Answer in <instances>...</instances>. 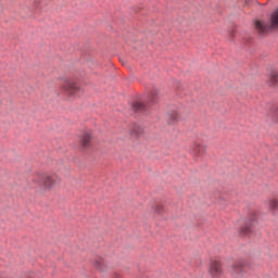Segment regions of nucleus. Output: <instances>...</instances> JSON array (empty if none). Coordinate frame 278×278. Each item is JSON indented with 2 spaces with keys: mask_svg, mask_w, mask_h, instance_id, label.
I'll return each instance as SVG.
<instances>
[{
  "mask_svg": "<svg viewBox=\"0 0 278 278\" xmlns=\"http://www.w3.org/2000/svg\"><path fill=\"white\" fill-rule=\"evenodd\" d=\"M238 233L240 238H251L253 233H255V229H257V225H260V217L257 213L251 212L249 215L243 217L239 222Z\"/></svg>",
  "mask_w": 278,
  "mask_h": 278,
  "instance_id": "f257e3e1",
  "label": "nucleus"
},
{
  "mask_svg": "<svg viewBox=\"0 0 278 278\" xmlns=\"http://www.w3.org/2000/svg\"><path fill=\"white\" fill-rule=\"evenodd\" d=\"M160 102V91L157 89H152L150 94L148 96V99L146 100V103L137 100L132 103H130V108L135 114H149V110H151V106L157 104Z\"/></svg>",
  "mask_w": 278,
  "mask_h": 278,
  "instance_id": "f03ea898",
  "label": "nucleus"
},
{
  "mask_svg": "<svg viewBox=\"0 0 278 278\" xmlns=\"http://www.w3.org/2000/svg\"><path fill=\"white\" fill-rule=\"evenodd\" d=\"M254 27L260 36H266L270 29H278V9H276L270 17L269 24H266L260 20L254 22Z\"/></svg>",
  "mask_w": 278,
  "mask_h": 278,
  "instance_id": "7ed1b4c3",
  "label": "nucleus"
},
{
  "mask_svg": "<svg viewBox=\"0 0 278 278\" xmlns=\"http://www.w3.org/2000/svg\"><path fill=\"white\" fill-rule=\"evenodd\" d=\"M35 184L42 188L43 190H51L55 184H60V177L55 174H39L34 179Z\"/></svg>",
  "mask_w": 278,
  "mask_h": 278,
  "instance_id": "20e7f679",
  "label": "nucleus"
},
{
  "mask_svg": "<svg viewBox=\"0 0 278 278\" xmlns=\"http://www.w3.org/2000/svg\"><path fill=\"white\" fill-rule=\"evenodd\" d=\"M64 94L77 97L81 94V83L77 78H65L62 84Z\"/></svg>",
  "mask_w": 278,
  "mask_h": 278,
  "instance_id": "39448f33",
  "label": "nucleus"
},
{
  "mask_svg": "<svg viewBox=\"0 0 278 278\" xmlns=\"http://www.w3.org/2000/svg\"><path fill=\"white\" fill-rule=\"evenodd\" d=\"M251 263L249 261L240 260L232 264L231 266V275L235 278H240L244 273H247V268H250Z\"/></svg>",
  "mask_w": 278,
  "mask_h": 278,
  "instance_id": "423d86ee",
  "label": "nucleus"
},
{
  "mask_svg": "<svg viewBox=\"0 0 278 278\" xmlns=\"http://www.w3.org/2000/svg\"><path fill=\"white\" fill-rule=\"evenodd\" d=\"M208 274L212 278L223 277V264L220 261H211L208 266Z\"/></svg>",
  "mask_w": 278,
  "mask_h": 278,
  "instance_id": "0eeeda50",
  "label": "nucleus"
},
{
  "mask_svg": "<svg viewBox=\"0 0 278 278\" xmlns=\"http://www.w3.org/2000/svg\"><path fill=\"white\" fill-rule=\"evenodd\" d=\"M92 147V134L90 132H84V135L80 137V150L83 152L88 151Z\"/></svg>",
  "mask_w": 278,
  "mask_h": 278,
  "instance_id": "6e6552de",
  "label": "nucleus"
},
{
  "mask_svg": "<svg viewBox=\"0 0 278 278\" xmlns=\"http://www.w3.org/2000/svg\"><path fill=\"white\" fill-rule=\"evenodd\" d=\"M268 86L271 88H278V71L271 70L267 79Z\"/></svg>",
  "mask_w": 278,
  "mask_h": 278,
  "instance_id": "1a4fd4ad",
  "label": "nucleus"
},
{
  "mask_svg": "<svg viewBox=\"0 0 278 278\" xmlns=\"http://www.w3.org/2000/svg\"><path fill=\"white\" fill-rule=\"evenodd\" d=\"M193 153L198 155V157H203L205 153H207V146L201 143L193 144Z\"/></svg>",
  "mask_w": 278,
  "mask_h": 278,
  "instance_id": "9d476101",
  "label": "nucleus"
},
{
  "mask_svg": "<svg viewBox=\"0 0 278 278\" xmlns=\"http://www.w3.org/2000/svg\"><path fill=\"white\" fill-rule=\"evenodd\" d=\"M93 266L100 273H105L108 270V264H105V260L103 257H98L94 260Z\"/></svg>",
  "mask_w": 278,
  "mask_h": 278,
  "instance_id": "9b49d317",
  "label": "nucleus"
},
{
  "mask_svg": "<svg viewBox=\"0 0 278 278\" xmlns=\"http://www.w3.org/2000/svg\"><path fill=\"white\" fill-rule=\"evenodd\" d=\"M142 134H144V130L142 129V127H140V125L138 124H134L130 129V136H132V138H140Z\"/></svg>",
  "mask_w": 278,
  "mask_h": 278,
  "instance_id": "f8f14e48",
  "label": "nucleus"
},
{
  "mask_svg": "<svg viewBox=\"0 0 278 278\" xmlns=\"http://www.w3.org/2000/svg\"><path fill=\"white\" fill-rule=\"evenodd\" d=\"M180 115L177 111H173L172 113L168 114V119H167V124L168 125H177V123H179L180 119Z\"/></svg>",
  "mask_w": 278,
  "mask_h": 278,
  "instance_id": "ddd939ff",
  "label": "nucleus"
},
{
  "mask_svg": "<svg viewBox=\"0 0 278 278\" xmlns=\"http://www.w3.org/2000/svg\"><path fill=\"white\" fill-rule=\"evenodd\" d=\"M268 207H269V211L271 212V214L274 216H275V214H278V201H277V199L269 200Z\"/></svg>",
  "mask_w": 278,
  "mask_h": 278,
  "instance_id": "4468645a",
  "label": "nucleus"
},
{
  "mask_svg": "<svg viewBox=\"0 0 278 278\" xmlns=\"http://www.w3.org/2000/svg\"><path fill=\"white\" fill-rule=\"evenodd\" d=\"M269 116L273 121V123H278V106L273 105L269 110Z\"/></svg>",
  "mask_w": 278,
  "mask_h": 278,
  "instance_id": "2eb2a0df",
  "label": "nucleus"
},
{
  "mask_svg": "<svg viewBox=\"0 0 278 278\" xmlns=\"http://www.w3.org/2000/svg\"><path fill=\"white\" fill-rule=\"evenodd\" d=\"M154 212H155V214H164V205L157 204V205L154 207Z\"/></svg>",
  "mask_w": 278,
  "mask_h": 278,
  "instance_id": "dca6fc26",
  "label": "nucleus"
},
{
  "mask_svg": "<svg viewBox=\"0 0 278 278\" xmlns=\"http://www.w3.org/2000/svg\"><path fill=\"white\" fill-rule=\"evenodd\" d=\"M236 36V30L235 29H232L231 31H230V40H233V37Z\"/></svg>",
  "mask_w": 278,
  "mask_h": 278,
  "instance_id": "f3484780",
  "label": "nucleus"
},
{
  "mask_svg": "<svg viewBox=\"0 0 278 278\" xmlns=\"http://www.w3.org/2000/svg\"><path fill=\"white\" fill-rule=\"evenodd\" d=\"M244 45H251V39H244Z\"/></svg>",
  "mask_w": 278,
  "mask_h": 278,
  "instance_id": "a211bd4d",
  "label": "nucleus"
},
{
  "mask_svg": "<svg viewBox=\"0 0 278 278\" xmlns=\"http://www.w3.org/2000/svg\"><path fill=\"white\" fill-rule=\"evenodd\" d=\"M114 278H121V275L117 274V273H115V274H114Z\"/></svg>",
  "mask_w": 278,
  "mask_h": 278,
  "instance_id": "6ab92c4d",
  "label": "nucleus"
},
{
  "mask_svg": "<svg viewBox=\"0 0 278 278\" xmlns=\"http://www.w3.org/2000/svg\"><path fill=\"white\" fill-rule=\"evenodd\" d=\"M36 8H40V2H36Z\"/></svg>",
  "mask_w": 278,
  "mask_h": 278,
  "instance_id": "aec40b11",
  "label": "nucleus"
},
{
  "mask_svg": "<svg viewBox=\"0 0 278 278\" xmlns=\"http://www.w3.org/2000/svg\"><path fill=\"white\" fill-rule=\"evenodd\" d=\"M119 61L122 62L123 65H125V61H123V59H119Z\"/></svg>",
  "mask_w": 278,
  "mask_h": 278,
  "instance_id": "412c9836",
  "label": "nucleus"
},
{
  "mask_svg": "<svg viewBox=\"0 0 278 278\" xmlns=\"http://www.w3.org/2000/svg\"><path fill=\"white\" fill-rule=\"evenodd\" d=\"M136 12H140V10H136Z\"/></svg>",
  "mask_w": 278,
  "mask_h": 278,
  "instance_id": "4be33fe9",
  "label": "nucleus"
}]
</instances>
